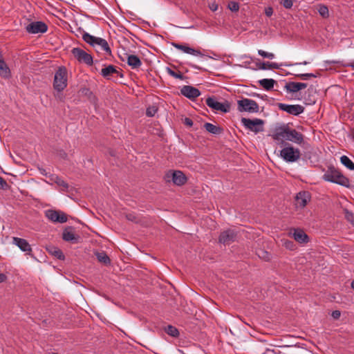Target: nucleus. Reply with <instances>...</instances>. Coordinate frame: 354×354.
<instances>
[{
	"label": "nucleus",
	"instance_id": "obj_1",
	"mask_svg": "<svg viewBox=\"0 0 354 354\" xmlns=\"http://www.w3.org/2000/svg\"><path fill=\"white\" fill-rule=\"evenodd\" d=\"M272 138L277 142H283L284 140H287L299 145L304 142V135L295 129L290 128L288 124L276 127Z\"/></svg>",
	"mask_w": 354,
	"mask_h": 354
},
{
	"label": "nucleus",
	"instance_id": "obj_2",
	"mask_svg": "<svg viewBox=\"0 0 354 354\" xmlns=\"http://www.w3.org/2000/svg\"><path fill=\"white\" fill-rule=\"evenodd\" d=\"M322 178L327 182L346 186L348 180L338 169L333 166H329L324 172Z\"/></svg>",
	"mask_w": 354,
	"mask_h": 354
},
{
	"label": "nucleus",
	"instance_id": "obj_3",
	"mask_svg": "<svg viewBox=\"0 0 354 354\" xmlns=\"http://www.w3.org/2000/svg\"><path fill=\"white\" fill-rule=\"evenodd\" d=\"M82 39L85 42L95 48L97 51L103 50L108 54H111V48L105 39L93 36L88 32H84Z\"/></svg>",
	"mask_w": 354,
	"mask_h": 354
},
{
	"label": "nucleus",
	"instance_id": "obj_4",
	"mask_svg": "<svg viewBox=\"0 0 354 354\" xmlns=\"http://www.w3.org/2000/svg\"><path fill=\"white\" fill-rule=\"evenodd\" d=\"M68 84V72L64 66H60L55 71L53 80V88L58 92L64 91Z\"/></svg>",
	"mask_w": 354,
	"mask_h": 354
},
{
	"label": "nucleus",
	"instance_id": "obj_5",
	"mask_svg": "<svg viewBox=\"0 0 354 354\" xmlns=\"http://www.w3.org/2000/svg\"><path fill=\"white\" fill-rule=\"evenodd\" d=\"M280 156L287 162H295L300 158L301 153L299 149L288 145L280 151Z\"/></svg>",
	"mask_w": 354,
	"mask_h": 354
},
{
	"label": "nucleus",
	"instance_id": "obj_6",
	"mask_svg": "<svg viewBox=\"0 0 354 354\" xmlns=\"http://www.w3.org/2000/svg\"><path fill=\"white\" fill-rule=\"evenodd\" d=\"M241 122L245 129L254 132L255 133H258L263 130L264 121L261 119L254 118L252 120L246 118H242Z\"/></svg>",
	"mask_w": 354,
	"mask_h": 354
},
{
	"label": "nucleus",
	"instance_id": "obj_7",
	"mask_svg": "<svg viewBox=\"0 0 354 354\" xmlns=\"http://www.w3.org/2000/svg\"><path fill=\"white\" fill-rule=\"evenodd\" d=\"M237 105L238 110L240 112L258 113L259 110V106L257 102L248 98H243L238 100Z\"/></svg>",
	"mask_w": 354,
	"mask_h": 354
},
{
	"label": "nucleus",
	"instance_id": "obj_8",
	"mask_svg": "<svg viewBox=\"0 0 354 354\" xmlns=\"http://www.w3.org/2000/svg\"><path fill=\"white\" fill-rule=\"evenodd\" d=\"M166 181H170L171 180L174 185L180 186L184 185L187 181L185 175L179 170L169 171L165 175Z\"/></svg>",
	"mask_w": 354,
	"mask_h": 354
},
{
	"label": "nucleus",
	"instance_id": "obj_9",
	"mask_svg": "<svg viewBox=\"0 0 354 354\" xmlns=\"http://www.w3.org/2000/svg\"><path fill=\"white\" fill-rule=\"evenodd\" d=\"M238 236V232L234 229H227L220 234L218 241L225 245H230L234 242Z\"/></svg>",
	"mask_w": 354,
	"mask_h": 354
},
{
	"label": "nucleus",
	"instance_id": "obj_10",
	"mask_svg": "<svg viewBox=\"0 0 354 354\" xmlns=\"http://www.w3.org/2000/svg\"><path fill=\"white\" fill-rule=\"evenodd\" d=\"M206 104L211 109L221 111L223 113H227L230 110V106L228 102L222 103L218 102L215 97H207L205 100Z\"/></svg>",
	"mask_w": 354,
	"mask_h": 354
},
{
	"label": "nucleus",
	"instance_id": "obj_11",
	"mask_svg": "<svg viewBox=\"0 0 354 354\" xmlns=\"http://www.w3.org/2000/svg\"><path fill=\"white\" fill-rule=\"evenodd\" d=\"M278 108L292 115H299L304 111V107L300 104H287L279 103Z\"/></svg>",
	"mask_w": 354,
	"mask_h": 354
},
{
	"label": "nucleus",
	"instance_id": "obj_12",
	"mask_svg": "<svg viewBox=\"0 0 354 354\" xmlns=\"http://www.w3.org/2000/svg\"><path fill=\"white\" fill-rule=\"evenodd\" d=\"M72 54L73 56L80 62L85 63L88 65H91L93 64V57L92 56L87 53L84 50L80 48H73L72 49Z\"/></svg>",
	"mask_w": 354,
	"mask_h": 354
},
{
	"label": "nucleus",
	"instance_id": "obj_13",
	"mask_svg": "<svg viewBox=\"0 0 354 354\" xmlns=\"http://www.w3.org/2000/svg\"><path fill=\"white\" fill-rule=\"evenodd\" d=\"M47 30L48 26L43 21H33L26 26V30L30 34L44 33Z\"/></svg>",
	"mask_w": 354,
	"mask_h": 354
},
{
	"label": "nucleus",
	"instance_id": "obj_14",
	"mask_svg": "<svg viewBox=\"0 0 354 354\" xmlns=\"http://www.w3.org/2000/svg\"><path fill=\"white\" fill-rule=\"evenodd\" d=\"M46 216L54 223H64L67 221V216L64 212L53 209L46 210Z\"/></svg>",
	"mask_w": 354,
	"mask_h": 354
},
{
	"label": "nucleus",
	"instance_id": "obj_15",
	"mask_svg": "<svg viewBox=\"0 0 354 354\" xmlns=\"http://www.w3.org/2000/svg\"><path fill=\"white\" fill-rule=\"evenodd\" d=\"M308 84L304 82H289L286 83L284 86V91L287 93H290L294 95L301 90L306 88Z\"/></svg>",
	"mask_w": 354,
	"mask_h": 354
},
{
	"label": "nucleus",
	"instance_id": "obj_16",
	"mask_svg": "<svg viewBox=\"0 0 354 354\" xmlns=\"http://www.w3.org/2000/svg\"><path fill=\"white\" fill-rule=\"evenodd\" d=\"M12 243L16 245L21 251L26 252V254L32 256V248L28 242L21 238L13 237Z\"/></svg>",
	"mask_w": 354,
	"mask_h": 354
},
{
	"label": "nucleus",
	"instance_id": "obj_17",
	"mask_svg": "<svg viewBox=\"0 0 354 354\" xmlns=\"http://www.w3.org/2000/svg\"><path fill=\"white\" fill-rule=\"evenodd\" d=\"M62 239L71 243H77L80 237L74 232V229L72 227H68L63 231Z\"/></svg>",
	"mask_w": 354,
	"mask_h": 354
},
{
	"label": "nucleus",
	"instance_id": "obj_18",
	"mask_svg": "<svg viewBox=\"0 0 354 354\" xmlns=\"http://www.w3.org/2000/svg\"><path fill=\"white\" fill-rule=\"evenodd\" d=\"M180 93L189 99H195L201 95L200 91L192 86H184L180 89Z\"/></svg>",
	"mask_w": 354,
	"mask_h": 354
},
{
	"label": "nucleus",
	"instance_id": "obj_19",
	"mask_svg": "<svg viewBox=\"0 0 354 354\" xmlns=\"http://www.w3.org/2000/svg\"><path fill=\"white\" fill-rule=\"evenodd\" d=\"M172 46L175 47L176 49L180 50L185 53L190 54L194 56L199 57H205V55L203 54L201 51L189 47L186 45H183L177 43H172Z\"/></svg>",
	"mask_w": 354,
	"mask_h": 354
},
{
	"label": "nucleus",
	"instance_id": "obj_20",
	"mask_svg": "<svg viewBox=\"0 0 354 354\" xmlns=\"http://www.w3.org/2000/svg\"><path fill=\"white\" fill-rule=\"evenodd\" d=\"M309 193L300 192L295 196L296 205L299 207H304L309 200Z\"/></svg>",
	"mask_w": 354,
	"mask_h": 354
},
{
	"label": "nucleus",
	"instance_id": "obj_21",
	"mask_svg": "<svg viewBox=\"0 0 354 354\" xmlns=\"http://www.w3.org/2000/svg\"><path fill=\"white\" fill-rule=\"evenodd\" d=\"M116 74L117 75H120L122 77V75L119 73V71L116 69V67L113 65H109L103 68L101 71V75L106 79H110V76Z\"/></svg>",
	"mask_w": 354,
	"mask_h": 354
},
{
	"label": "nucleus",
	"instance_id": "obj_22",
	"mask_svg": "<svg viewBox=\"0 0 354 354\" xmlns=\"http://www.w3.org/2000/svg\"><path fill=\"white\" fill-rule=\"evenodd\" d=\"M126 55L127 64L132 69L138 68L142 65V62L138 56L127 54Z\"/></svg>",
	"mask_w": 354,
	"mask_h": 354
},
{
	"label": "nucleus",
	"instance_id": "obj_23",
	"mask_svg": "<svg viewBox=\"0 0 354 354\" xmlns=\"http://www.w3.org/2000/svg\"><path fill=\"white\" fill-rule=\"evenodd\" d=\"M0 76L5 80H8L12 76L10 68L3 59L0 61Z\"/></svg>",
	"mask_w": 354,
	"mask_h": 354
},
{
	"label": "nucleus",
	"instance_id": "obj_24",
	"mask_svg": "<svg viewBox=\"0 0 354 354\" xmlns=\"http://www.w3.org/2000/svg\"><path fill=\"white\" fill-rule=\"evenodd\" d=\"M292 236L296 241L300 243H304L308 241V235L301 230H295Z\"/></svg>",
	"mask_w": 354,
	"mask_h": 354
},
{
	"label": "nucleus",
	"instance_id": "obj_25",
	"mask_svg": "<svg viewBox=\"0 0 354 354\" xmlns=\"http://www.w3.org/2000/svg\"><path fill=\"white\" fill-rule=\"evenodd\" d=\"M204 128L207 131L214 135H219L223 131V128L209 122L204 124Z\"/></svg>",
	"mask_w": 354,
	"mask_h": 354
},
{
	"label": "nucleus",
	"instance_id": "obj_26",
	"mask_svg": "<svg viewBox=\"0 0 354 354\" xmlns=\"http://www.w3.org/2000/svg\"><path fill=\"white\" fill-rule=\"evenodd\" d=\"M275 82L276 81L273 79H262L259 81V84L267 91L273 88Z\"/></svg>",
	"mask_w": 354,
	"mask_h": 354
},
{
	"label": "nucleus",
	"instance_id": "obj_27",
	"mask_svg": "<svg viewBox=\"0 0 354 354\" xmlns=\"http://www.w3.org/2000/svg\"><path fill=\"white\" fill-rule=\"evenodd\" d=\"M47 250L49 252V253H50L52 255H53L58 259L62 260L64 259V255L62 251L58 248L54 246H49L48 248H47Z\"/></svg>",
	"mask_w": 354,
	"mask_h": 354
},
{
	"label": "nucleus",
	"instance_id": "obj_28",
	"mask_svg": "<svg viewBox=\"0 0 354 354\" xmlns=\"http://www.w3.org/2000/svg\"><path fill=\"white\" fill-rule=\"evenodd\" d=\"M341 163L350 170H354V162L346 156L340 158Z\"/></svg>",
	"mask_w": 354,
	"mask_h": 354
},
{
	"label": "nucleus",
	"instance_id": "obj_29",
	"mask_svg": "<svg viewBox=\"0 0 354 354\" xmlns=\"http://www.w3.org/2000/svg\"><path fill=\"white\" fill-rule=\"evenodd\" d=\"M95 255H96L97 260L100 262L103 263L105 265H108L110 263V259L105 252H97L95 254Z\"/></svg>",
	"mask_w": 354,
	"mask_h": 354
},
{
	"label": "nucleus",
	"instance_id": "obj_30",
	"mask_svg": "<svg viewBox=\"0 0 354 354\" xmlns=\"http://www.w3.org/2000/svg\"><path fill=\"white\" fill-rule=\"evenodd\" d=\"M167 73L171 77L183 80L185 77L180 71H175L169 67L166 68Z\"/></svg>",
	"mask_w": 354,
	"mask_h": 354
},
{
	"label": "nucleus",
	"instance_id": "obj_31",
	"mask_svg": "<svg viewBox=\"0 0 354 354\" xmlns=\"http://www.w3.org/2000/svg\"><path fill=\"white\" fill-rule=\"evenodd\" d=\"M317 7L318 12L323 18L326 19L329 17V11L326 6L324 4H319Z\"/></svg>",
	"mask_w": 354,
	"mask_h": 354
},
{
	"label": "nucleus",
	"instance_id": "obj_32",
	"mask_svg": "<svg viewBox=\"0 0 354 354\" xmlns=\"http://www.w3.org/2000/svg\"><path fill=\"white\" fill-rule=\"evenodd\" d=\"M51 180H53L57 185L62 187L64 189H67L68 188V184L58 176L53 175L51 178Z\"/></svg>",
	"mask_w": 354,
	"mask_h": 354
},
{
	"label": "nucleus",
	"instance_id": "obj_33",
	"mask_svg": "<svg viewBox=\"0 0 354 354\" xmlns=\"http://www.w3.org/2000/svg\"><path fill=\"white\" fill-rule=\"evenodd\" d=\"M257 254L260 259H263L264 261H269L271 258V254L263 249H259L257 250Z\"/></svg>",
	"mask_w": 354,
	"mask_h": 354
},
{
	"label": "nucleus",
	"instance_id": "obj_34",
	"mask_svg": "<svg viewBox=\"0 0 354 354\" xmlns=\"http://www.w3.org/2000/svg\"><path fill=\"white\" fill-rule=\"evenodd\" d=\"M165 331L169 335L174 337H177L179 335L178 330L176 327L171 325L167 326Z\"/></svg>",
	"mask_w": 354,
	"mask_h": 354
},
{
	"label": "nucleus",
	"instance_id": "obj_35",
	"mask_svg": "<svg viewBox=\"0 0 354 354\" xmlns=\"http://www.w3.org/2000/svg\"><path fill=\"white\" fill-rule=\"evenodd\" d=\"M258 54L263 57V58H268L270 59H272L274 58L275 55L272 53H268L263 50H258Z\"/></svg>",
	"mask_w": 354,
	"mask_h": 354
},
{
	"label": "nucleus",
	"instance_id": "obj_36",
	"mask_svg": "<svg viewBox=\"0 0 354 354\" xmlns=\"http://www.w3.org/2000/svg\"><path fill=\"white\" fill-rule=\"evenodd\" d=\"M327 62L330 63V64H340L342 66H344V67H351L352 68L354 69V62H351V63H348V62H341V61L333 60V61H327Z\"/></svg>",
	"mask_w": 354,
	"mask_h": 354
},
{
	"label": "nucleus",
	"instance_id": "obj_37",
	"mask_svg": "<svg viewBox=\"0 0 354 354\" xmlns=\"http://www.w3.org/2000/svg\"><path fill=\"white\" fill-rule=\"evenodd\" d=\"M295 76L302 80H307L312 77H316L317 76L313 73H300L297 74Z\"/></svg>",
	"mask_w": 354,
	"mask_h": 354
},
{
	"label": "nucleus",
	"instance_id": "obj_38",
	"mask_svg": "<svg viewBox=\"0 0 354 354\" xmlns=\"http://www.w3.org/2000/svg\"><path fill=\"white\" fill-rule=\"evenodd\" d=\"M227 7L232 12H236L239 10V4L234 1H230Z\"/></svg>",
	"mask_w": 354,
	"mask_h": 354
},
{
	"label": "nucleus",
	"instance_id": "obj_39",
	"mask_svg": "<svg viewBox=\"0 0 354 354\" xmlns=\"http://www.w3.org/2000/svg\"><path fill=\"white\" fill-rule=\"evenodd\" d=\"M295 0H280V3L286 9H290L292 7L293 3Z\"/></svg>",
	"mask_w": 354,
	"mask_h": 354
},
{
	"label": "nucleus",
	"instance_id": "obj_40",
	"mask_svg": "<svg viewBox=\"0 0 354 354\" xmlns=\"http://www.w3.org/2000/svg\"><path fill=\"white\" fill-rule=\"evenodd\" d=\"M158 109L156 106H149L146 110V115L148 117H153L157 112Z\"/></svg>",
	"mask_w": 354,
	"mask_h": 354
},
{
	"label": "nucleus",
	"instance_id": "obj_41",
	"mask_svg": "<svg viewBox=\"0 0 354 354\" xmlns=\"http://www.w3.org/2000/svg\"><path fill=\"white\" fill-rule=\"evenodd\" d=\"M284 64H278V63H276V62H268V66L269 68V69H272V68H274V69H279L281 68V66H285Z\"/></svg>",
	"mask_w": 354,
	"mask_h": 354
},
{
	"label": "nucleus",
	"instance_id": "obj_42",
	"mask_svg": "<svg viewBox=\"0 0 354 354\" xmlns=\"http://www.w3.org/2000/svg\"><path fill=\"white\" fill-rule=\"evenodd\" d=\"M283 245L289 250H293L295 247V244L293 241L288 240H282Z\"/></svg>",
	"mask_w": 354,
	"mask_h": 354
},
{
	"label": "nucleus",
	"instance_id": "obj_43",
	"mask_svg": "<svg viewBox=\"0 0 354 354\" xmlns=\"http://www.w3.org/2000/svg\"><path fill=\"white\" fill-rule=\"evenodd\" d=\"M316 100L314 97L309 95L308 97H304V103L307 105H313L315 103Z\"/></svg>",
	"mask_w": 354,
	"mask_h": 354
},
{
	"label": "nucleus",
	"instance_id": "obj_44",
	"mask_svg": "<svg viewBox=\"0 0 354 354\" xmlns=\"http://www.w3.org/2000/svg\"><path fill=\"white\" fill-rule=\"evenodd\" d=\"M257 68L261 70H267L269 69L268 66V62H257L256 64Z\"/></svg>",
	"mask_w": 354,
	"mask_h": 354
},
{
	"label": "nucleus",
	"instance_id": "obj_45",
	"mask_svg": "<svg viewBox=\"0 0 354 354\" xmlns=\"http://www.w3.org/2000/svg\"><path fill=\"white\" fill-rule=\"evenodd\" d=\"M8 187L7 182L0 176V189H6Z\"/></svg>",
	"mask_w": 354,
	"mask_h": 354
},
{
	"label": "nucleus",
	"instance_id": "obj_46",
	"mask_svg": "<svg viewBox=\"0 0 354 354\" xmlns=\"http://www.w3.org/2000/svg\"><path fill=\"white\" fill-rule=\"evenodd\" d=\"M310 62H306V61H304L303 62H300V63H294V64H292V63H286L284 64L285 66H296V65H307Z\"/></svg>",
	"mask_w": 354,
	"mask_h": 354
},
{
	"label": "nucleus",
	"instance_id": "obj_47",
	"mask_svg": "<svg viewBox=\"0 0 354 354\" xmlns=\"http://www.w3.org/2000/svg\"><path fill=\"white\" fill-rule=\"evenodd\" d=\"M184 124L187 127H192L193 125V121L189 118H185L184 119Z\"/></svg>",
	"mask_w": 354,
	"mask_h": 354
},
{
	"label": "nucleus",
	"instance_id": "obj_48",
	"mask_svg": "<svg viewBox=\"0 0 354 354\" xmlns=\"http://www.w3.org/2000/svg\"><path fill=\"white\" fill-rule=\"evenodd\" d=\"M331 315L335 319H338L341 315V313L339 310H334L332 312Z\"/></svg>",
	"mask_w": 354,
	"mask_h": 354
},
{
	"label": "nucleus",
	"instance_id": "obj_49",
	"mask_svg": "<svg viewBox=\"0 0 354 354\" xmlns=\"http://www.w3.org/2000/svg\"><path fill=\"white\" fill-rule=\"evenodd\" d=\"M265 14L268 17H270L273 14V10L271 7H268L265 10Z\"/></svg>",
	"mask_w": 354,
	"mask_h": 354
},
{
	"label": "nucleus",
	"instance_id": "obj_50",
	"mask_svg": "<svg viewBox=\"0 0 354 354\" xmlns=\"http://www.w3.org/2000/svg\"><path fill=\"white\" fill-rule=\"evenodd\" d=\"M209 8L212 11H216L218 9V5L215 3H212L211 5H209Z\"/></svg>",
	"mask_w": 354,
	"mask_h": 354
},
{
	"label": "nucleus",
	"instance_id": "obj_51",
	"mask_svg": "<svg viewBox=\"0 0 354 354\" xmlns=\"http://www.w3.org/2000/svg\"><path fill=\"white\" fill-rule=\"evenodd\" d=\"M6 279H7V277L6 274H4L3 273H0V283L5 281Z\"/></svg>",
	"mask_w": 354,
	"mask_h": 354
},
{
	"label": "nucleus",
	"instance_id": "obj_52",
	"mask_svg": "<svg viewBox=\"0 0 354 354\" xmlns=\"http://www.w3.org/2000/svg\"><path fill=\"white\" fill-rule=\"evenodd\" d=\"M189 65H190V66H191L192 68H194V69L202 70V68H201V67H200V66H197V65H196V64H190Z\"/></svg>",
	"mask_w": 354,
	"mask_h": 354
},
{
	"label": "nucleus",
	"instance_id": "obj_53",
	"mask_svg": "<svg viewBox=\"0 0 354 354\" xmlns=\"http://www.w3.org/2000/svg\"><path fill=\"white\" fill-rule=\"evenodd\" d=\"M127 219H128V220H130V221H134V219H135V216H133V214H128V215L127 216Z\"/></svg>",
	"mask_w": 354,
	"mask_h": 354
},
{
	"label": "nucleus",
	"instance_id": "obj_54",
	"mask_svg": "<svg viewBox=\"0 0 354 354\" xmlns=\"http://www.w3.org/2000/svg\"><path fill=\"white\" fill-rule=\"evenodd\" d=\"M302 354H313V353L311 352H310L309 351H308V350L303 349L302 350Z\"/></svg>",
	"mask_w": 354,
	"mask_h": 354
},
{
	"label": "nucleus",
	"instance_id": "obj_55",
	"mask_svg": "<svg viewBox=\"0 0 354 354\" xmlns=\"http://www.w3.org/2000/svg\"><path fill=\"white\" fill-rule=\"evenodd\" d=\"M39 170H40V173H41L42 175H45V176H46V175H47V174H46V170H45V169H39Z\"/></svg>",
	"mask_w": 354,
	"mask_h": 354
},
{
	"label": "nucleus",
	"instance_id": "obj_56",
	"mask_svg": "<svg viewBox=\"0 0 354 354\" xmlns=\"http://www.w3.org/2000/svg\"><path fill=\"white\" fill-rule=\"evenodd\" d=\"M351 288L354 290V279L351 282Z\"/></svg>",
	"mask_w": 354,
	"mask_h": 354
},
{
	"label": "nucleus",
	"instance_id": "obj_57",
	"mask_svg": "<svg viewBox=\"0 0 354 354\" xmlns=\"http://www.w3.org/2000/svg\"><path fill=\"white\" fill-rule=\"evenodd\" d=\"M52 354H57V353H52Z\"/></svg>",
	"mask_w": 354,
	"mask_h": 354
}]
</instances>
